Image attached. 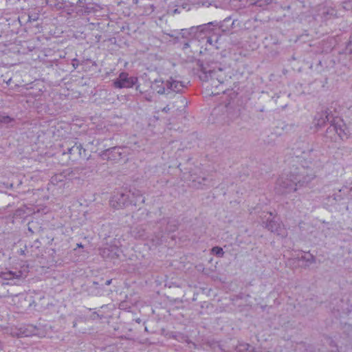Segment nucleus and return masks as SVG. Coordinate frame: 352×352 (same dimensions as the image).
Here are the masks:
<instances>
[{
  "mask_svg": "<svg viewBox=\"0 0 352 352\" xmlns=\"http://www.w3.org/2000/svg\"><path fill=\"white\" fill-rule=\"evenodd\" d=\"M301 159L299 166L287 173H283L277 179L275 186L276 193L285 195L307 186L324 167V157L314 144L302 152Z\"/></svg>",
  "mask_w": 352,
  "mask_h": 352,
  "instance_id": "1",
  "label": "nucleus"
},
{
  "mask_svg": "<svg viewBox=\"0 0 352 352\" xmlns=\"http://www.w3.org/2000/svg\"><path fill=\"white\" fill-rule=\"evenodd\" d=\"M199 78L201 81L207 82L210 79L214 78L220 83H223L225 76L223 75V68L219 65L218 63L212 62L204 63L200 60L197 63Z\"/></svg>",
  "mask_w": 352,
  "mask_h": 352,
  "instance_id": "2",
  "label": "nucleus"
},
{
  "mask_svg": "<svg viewBox=\"0 0 352 352\" xmlns=\"http://www.w3.org/2000/svg\"><path fill=\"white\" fill-rule=\"evenodd\" d=\"M168 93H167V98H175L173 102V107L179 109L186 107L187 105L186 98L182 95L183 90L186 87L184 82L177 80L170 77L166 80Z\"/></svg>",
  "mask_w": 352,
  "mask_h": 352,
  "instance_id": "3",
  "label": "nucleus"
},
{
  "mask_svg": "<svg viewBox=\"0 0 352 352\" xmlns=\"http://www.w3.org/2000/svg\"><path fill=\"white\" fill-rule=\"evenodd\" d=\"M160 232L156 236L157 238V243H162V238L164 234H169L175 232L178 229V221L170 217H164L157 222Z\"/></svg>",
  "mask_w": 352,
  "mask_h": 352,
  "instance_id": "4",
  "label": "nucleus"
},
{
  "mask_svg": "<svg viewBox=\"0 0 352 352\" xmlns=\"http://www.w3.org/2000/svg\"><path fill=\"white\" fill-rule=\"evenodd\" d=\"M138 83V78L135 76H129L126 72H121L118 77L113 81V85L115 88H131L135 86L136 90L140 89V85Z\"/></svg>",
  "mask_w": 352,
  "mask_h": 352,
  "instance_id": "5",
  "label": "nucleus"
},
{
  "mask_svg": "<svg viewBox=\"0 0 352 352\" xmlns=\"http://www.w3.org/2000/svg\"><path fill=\"white\" fill-rule=\"evenodd\" d=\"M314 16L316 21L322 23L326 22L337 17V11L332 6L327 4H320L316 7Z\"/></svg>",
  "mask_w": 352,
  "mask_h": 352,
  "instance_id": "6",
  "label": "nucleus"
},
{
  "mask_svg": "<svg viewBox=\"0 0 352 352\" xmlns=\"http://www.w3.org/2000/svg\"><path fill=\"white\" fill-rule=\"evenodd\" d=\"M10 334L17 338L30 337L38 335V329L32 324H20L11 327Z\"/></svg>",
  "mask_w": 352,
  "mask_h": 352,
  "instance_id": "7",
  "label": "nucleus"
},
{
  "mask_svg": "<svg viewBox=\"0 0 352 352\" xmlns=\"http://www.w3.org/2000/svg\"><path fill=\"white\" fill-rule=\"evenodd\" d=\"M131 192L126 191L118 192L115 193L110 200V205L116 209H120L131 205L130 201Z\"/></svg>",
  "mask_w": 352,
  "mask_h": 352,
  "instance_id": "8",
  "label": "nucleus"
},
{
  "mask_svg": "<svg viewBox=\"0 0 352 352\" xmlns=\"http://www.w3.org/2000/svg\"><path fill=\"white\" fill-rule=\"evenodd\" d=\"M123 151L124 148L113 146L102 151L99 155L103 160L118 162L125 156Z\"/></svg>",
  "mask_w": 352,
  "mask_h": 352,
  "instance_id": "9",
  "label": "nucleus"
},
{
  "mask_svg": "<svg viewBox=\"0 0 352 352\" xmlns=\"http://www.w3.org/2000/svg\"><path fill=\"white\" fill-rule=\"evenodd\" d=\"M337 116H334L331 111L329 109L322 110L317 112L314 116L313 124L316 128H321L324 126L326 123L329 124L333 122Z\"/></svg>",
  "mask_w": 352,
  "mask_h": 352,
  "instance_id": "10",
  "label": "nucleus"
},
{
  "mask_svg": "<svg viewBox=\"0 0 352 352\" xmlns=\"http://www.w3.org/2000/svg\"><path fill=\"white\" fill-rule=\"evenodd\" d=\"M263 223L265 228L278 236L283 238L287 234L284 226L278 220H275L274 218L272 219H267V221L263 222Z\"/></svg>",
  "mask_w": 352,
  "mask_h": 352,
  "instance_id": "11",
  "label": "nucleus"
},
{
  "mask_svg": "<svg viewBox=\"0 0 352 352\" xmlns=\"http://www.w3.org/2000/svg\"><path fill=\"white\" fill-rule=\"evenodd\" d=\"M218 25L219 23L217 21L209 22L208 23L198 25V30L199 31V37H201V38L206 37L207 38V42L210 43L211 38L210 34L212 33L215 28Z\"/></svg>",
  "mask_w": 352,
  "mask_h": 352,
  "instance_id": "12",
  "label": "nucleus"
},
{
  "mask_svg": "<svg viewBox=\"0 0 352 352\" xmlns=\"http://www.w3.org/2000/svg\"><path fill=\"white\" fill-rule=\"evenodd\" d=\"M333 122H334L333 124H335V126H336V129L338 131V133H337L338 139H340L342 140L348 139V138H349L348 130H347L345 124L343 123L342 120L340 118L337 116L336 118V119L334 120H333Z\"/></svg>",
  "mask_w": 352,
  "mask_h": 352,
  "instance_id": "13",
  "label": "nucleus"
},
{
  "mask_svg": "<svg viewBox=\"0 0 352 352\" xmlns=\"http://www.w3.org/2000/svg\"><path fill=\"white\" fill-rule=\"evenodd\" d=\"M152 89L160 95H164L167 98V93H168L166 80L164 81L162 78L155 79L152 82Z\"/></svg>",
  "mask_w": 352,
  "mask_h": 352,
  "instance_id": "14",
  "label": "nucleus"
},
{
  "mask_svg": "<svg viewBox=\"0 0 352 352\" xmlns=\"http://www.w3.org/2000/svg\"><path fill=\"white\" fill-rule=\"evenodd\" d=\"M100 254L105 258H117L119 257V249L116 246L104 248L101 250Z\"/></svg>",
  "mask_w": 352,
  "mask_h": 352,
  "instance_id": "15",
  "label": "nucleus"
},
{
  "mask_svg": "<svg viewBox=\"0 0 352 352\" xmlns=\"http://www.w3.org/2000/svg\"><path fill=\"white\" fill-rule=\"evenodd\" d=\"M334 122L330 124V126L327 129L324 138L325 141H330L331 142H336L338 141V131L336 126H335Z\"/></svg>",
  "mask_w": 352,
  "mask_h": 352,
  "instance_id": "16",
  "label": "nucleus"
},
{
  "mask_svg": "<svg viewBox=\"0 0 352 352\" xmlns=\"http://www.w3.org/2000/svg\"><path fill=\"white\" fill-rule=\"evenodd\" d=\"M129 192H131V205L138 206L144 203L145 198L139 190L134 189L133 191L129 190Z\"/></svg>",
  "mask_w": 352,
  "mask_h": 352,
  "instance_id": "17",
  "label": "nucleus"
},
{
  "mask_svg": "<svg viewBox=\"0 0 352 352\" xmlns=\"http://www.w3.org/2000/svg\"><path fill=\"white\" fill-rule=\"evenodd\" d=\"M298 260L299 261L305 262V264L302 265V267L305 269L308 268L311 265L316 263V256L310 254L309 252H307L305 255L298 257Z\"/></svg>",
  "mask_w": 352,
  "mask_h": 352,
  "instance_id": "18",
  "label": "nucleus"
},
{
  "mask_svg": "<svg viewBox=\"0 0 352 352\" xmlns=\"http://www.w3.org/2000/svg\"><path fill=\"white\" fill-rule=\"evenodd\" d=\"M235 21L231 16H228L219 23V25L223 32L230 31L234 27Z\"/></svg>",
  "mask_w": 352,
  "mask_h": 352,
  "instance_id": "19",
  "label": "nucleus"
},
{
  "mask_svg": "<svg viewBox=\"0 0 352 352\" xmlns=\"http://www.w3.org/2000/svg\"><path fill=\"white\" fill-rule=\"evenodd\" d=\"M82 151L85 152V149H84L80 144L76 143L73 146L67 148V152H64L63 154L67 153L70 155H78L82 156Z\"/></svg>",
  "mask_w": 352,
  "mask_h": 352,
  "instance_id": "20",
  "label": "nucleus"
},
{
  "mask_svg": "<svg viewBox=\"0 0 352 352\" xmlns=\"http://www.w3.org/2000/svg\"><path fill=\"white\" fill-rule=\"evenodd\" d=\"M208 182V179L206 177H199L192 179V185L196 188H204V186L208 185L206 182Z\"/></svg>",
  "mask_w": 352,
  "mask_h": 352,
  "instance_id": "21",
  "label": "nucleus"
},
{
  "mask_svg": "<svg viewBox=\"0 0 352 352\" xmlns=\"http://www.w3.org/2000/svg\"><path fill=\"white\" fill-rule=\"evenodd\" d=\"M74 170L76 171L78 174L82 175L83 176H89V173H92L95 168L93 166H78L74 168Z\"/></svg>",
  "mask_w": 352,
  "mask_h": 352,
  "instance_id": "22",
  "label": "nucleus"
},
{
  "mask_svg": "<svg viewBox=\"0 0 352 352\" xmlns=\"http://www.w3.org/2000/svg\"><path fill=\"white\" fill-rule=\"evenodd\" d=\"M21 276V272H18V273H16V272H14L12 271H9L7 272L2 273L1 278L5 280H12L14 278L19 279Z\"/></svg>",
  "mask_w": 352,
  "mask_h": 352,
  "instance_id": "23",
  "label": "nucleus"
},
{
  "mask_svg": "<svg viewBox=\"0 0 352 352\" xmlns=\"http://www.w3.org/2000/svg\"><path fill=\"white\" fill-rule=\"evenodd\" d=\"M212 2L213 1L209 0H195L193 5L196 6L197 7L208 8L209 6H212Z\"/></svg>",
  "mask_w": 352,
  "mask_h": 352,
  "instance_id": "24",
  "label": "nucleus"
},
{
  "mask_svg": "<svg viewBox=\"0 0 352 352\" xmlns=\"http://www.w3.org/2000/svg\"><path fill=\"white\" fill-rule=\"evenodd\" d=\"M328 345L331 348V352H339L338 346L336 342L330 337L326 338Z\"/></svg>",
  "mask_w": 352,
  "mask_h": 352,
  "instance_id": "25",
  "label": "nucleus"
},
{
  "mask_svg": "<svg viewBox=\"0 0 352 352\" xmlns=\"http://www.w3.org/2000/svg\"><path fill=\"white\" fill-rule=\"evenodd\" d=\"M188 31L190 33V36L192 38H197L199 39L201 37L199 36V31L198 30V25L192 26L188 28Z\"/></svg>",
  "mask_w": 352,
  "mask_h": 352,
  "instance_id": "26",
  "label": "nucleus"
},
{
  "mask_svg": "<svg viewBox=\"0 0 352 352\" xmlns=\"http://www.w3.org/2000/svg\"><path fill=\"white\" fill-rule=\"evenodd\" d=\"M212 252L213 254L216 255L219 257H223L224 254V252L222 249V248L219 246H215L212 248Z\"/></svg>",
  "mask_w": 352,
  "mask_h": 352,
  "instance_id": "27",
  "label": "nucleus"
},
{
  "mask_svg": "<svg viewBox=\"0 0 352 352\" xmlns=\"http://www.w3.org/2000/svg\"><path fill=\"white\" fill-rule=\"evenodd\" d=\"M180 34L182 38L192 39L190 36V33L188 31V29H182L181 30Z\"/></svg>",
  "mask_w": 352,
  "mask_h": 352,
  "instance_id": "28",
  "label": "nucleus"
},
{
  "mask_svg": "<svg viewBox=\"0 0 352 352\" xmlns=\"http://www.w3.org/2000/svg\"><path fill=\"white\" fill-rule=\"evenodd\" d=\"M13 120L12 118L8 116H0V123L8 124Z\"/></svg>",
  "mask_w": 352,
  "mask_h": 352,
  "instance_id": "29",
  "label": "nucleus"
},
{
  "mask_svg": "<svg viewBox=\"0 0 352 352\" xmlns=\"http://www.w3.org/2000/svg\"><path fill=\"white\" fill-rule=\"evenodd\" d=\"M175 338L179 342H189L188 338L182 333H179L178 335L175 336Z\"/></svg>",
  "mask_w": 352,
  "mask_h": 352,
  "instance_id": "30",
  "label": "nucleus"
},
{
  "mask_svg": "<svg viewBox=\"0 0 352 352\" xmlns=\"http://www.w3.org/2000/svg\"><path fill=\"white\" fill-rule=\"evenodd\" d=\"M86 0H77V1H72V6H78L79 7H83L82 4L85 2Z\"/></svg>",
  "mask_w": 352,
  "mask_h": 352,
  "instance_id": "31",
  "label": "nucleus"
},
{
  "mask_svg": "<svg viewBox=\"0 0 352 352\" xmlns=\"http://www.w3.org/2000/svg\"><path fill=\"white\" fill-rule=\"evenodd\" d=\"M72 66L74 67V68L76 69V68H78V67L79 65V60L77 58H74L72 60Z\"/></svg>",
  "mask_w": 352,
  "mask_h": 352,
  "instance_id": "32",
  "label": "nucleus"
},
{
  "mask_svg": "<svg viewBox=\"0 0 352 352\" xmlns=\"http://www.w3.org/2000/svg\"><path fill=\"white\" fill-rule=\"evenodd\" d=\"M91 318L93 319V320H96V319H101L102 317L100 316V315L98 314H97L96 312H94L91 316Z\"/></svg>",
  "mask_w": 352,
  "mask_h": 352,
  "instance_id": "33",
  "label": "nucleus"
},
{
  "mask_svg": "<svg viewBox=\"0 0 352 352\" xmlns=\"http://www.w3.org/2000/svg\"><path fill=\"white\" fill-rule=\"evenodd\" d=\"M170 104H167L164 109H162L163 112L168 113L172 108H174L173 106L170 107Z\"/></svg>",
  "mask_w": 352,
  "mask_h": 352,
  "instance_id": "34",
  "label": "nucleus"
},
{
  "mask_svg": "<svg viewBox=\"0 0 352 352\" xmlns=\"http://www.w3.org/2000/svg\"><path fill=\"white\" fill-rule=\"evenodd\" d=\"M61 176H62L61 175H59V177H61ZM58 175H55V176L52 177V180H51L52 183H55V182H58V181H61L60 179H58Z\"/></svg>",
  "mask_w": 352,
  "mask_h": 352,
  "instance_id": "35",
  "label": "nucleus"
},
{
  "mask_svg": "<svg viewBox=\"0 0 352 352\" xmlns=\"http://www.w3.org/2000/svg\"><path fill=\"white\" fill-rule=\"evenodd\" d=\"M352 41H350L347 45H346V50L349 51L351 53H352Z\"/></svg>",
  "mask_w": 352,
  "mask_h": 352,
  "instance_id": "36",
  "label": "nucleus"
},
{
  "mask_svg": "<svg viewBox=\"0 0 352 352\" xmlns=\"http://www.w3.org/2000/svg\"><path fill=\"white\" fill-rule=\"evenodd\" d=\"M333 199H335L336 201H340L342 199V197L340 195H334Z\"/></svg>",
  "mask_w": 352,
  "mask_h": 352,
  "instance_id": "37",
  "label": "nucleus"
},
{
  "mask_svg": "<svg viewBox=\"0 0 352 352\" xmlns=\"http://www.w3.org/2000/svg\"><path fill=\"white\" fill-rule=\"evenodd\" d=\"M112 282V279H109L105 281L104 285H109Z\"/></svg>",
  "mask_w": 352,
  "mask_h": 352,
  "instance_id": "38",
  "label": "nucleus"
},
{
  "mask_svg": "<svg viewBox=\"0 0 352 352\" xmlns=\"http://www.w3.org/2000/svg\"><path fill=\"white\" fill-rule=\"evenodd\" d=\"M189 46H190V45H189V43H188V42H186V43H185L184 44L183 49H186V48L189 47Z\"/></svg>",
  "mask_w": 352,
  "mask_h": 352,
  "instance_id": "39",
  "label": "nucleus"
},
{
  "mask_svg": "<svg viewBox=\"0 0 352 352\" xmlns=\"http://www.w3.org/2000/svg\"><path fill=\"white\" fill-rule=\"evenodd\" d=\"M180 10L179 8H176L173 10V13L174 14H176V13H180Z\"/></svg>",
  "mask_w": 352,
  "mask_h": 352,
  "instance_id": "40",
  "label": "nucleus"
},
{
  "mask_svg": "<svg viewBox=\"0 0 352 352\" xmlns=\"http://www.w3.org/2000/svg\"><path fill=\"white\" fill-rule=\"evenodd\" d=\"M31 20L36 21V18H33L31 16H29V21H31Z\"/></svg>",
  "mask_w": 352,
  "mask_h": 352,
  "instance_id": "41",
  "label": "nucleus"
},
{
  "mask_svg": "<svg viewBox=\"0 0 352 352\" xmlns=\"http://www.w3.org/2000/svg\"><path fill=\"white\" fill-rule=\"evenodd\" d=\"M68 3L72 6V2L74 1H77V0H67Z\"/></svg>",
  "mask_w": 352,
  "mask_h": 352,
  "instance_id": "42",
  "label": "nucleus"
},
{
  "mask_svg": "<svg viewBox=\"0 0 352 352\" xmlns=\"http://www.w3.org/2000/svg\"><path fill=\"white\" fill-rule=\"evenodd\" d=\"M38 243H40V241L37 239L34 241V244L36 245Z\"/></svg>",
  "mask_w": 352,
  "mask_h": 352,
  "instance_id": "43",
  "label": "nucleus"
},
{
  "mask_svg": "<svg viewBox=\"0 0 352 352\" xmlns=\"http://www.w3.org/2000/svg\"><path fill=\"white\" fill-rule=\"evenodd\" d=\"M256 4L257 6H261V3H259V2H258H258H256Z\"/></svg>",
  "mask_w": 352,
  "mask_h": 352,
  "instance_id": "44",
  "label": "nucleus"
},
{
  "mask_svg": "<svg viewBox=\"0 0 352 352\" xmlns=\"http://www.w3.org/2000/svg\"><path fill=\"white\" fill-rule=\"evenodd\" d=\"M77 245H78V247H80V248H82V244H81V243H80V244H77Z\"/></svg>",
  "mask_w": 352,
  "mask_h": 352,
  "instance_id": "45",
  "label": "nucleus"
},
{
  "mask_svg": "<svg viewBox=\"0 0 352 352\" xmlns=\"http://www.w3.org/2000/svg\"><path fill=\"white\" fill-rule=\"evenodd\" d=\"M21 254H24V251H23V250H21Z\"/></svg>",
  "mask_w": 352,
  "mask_h": 352,
  "instance_id": "46",
  "label": "nucleus"
},
{
  "mask_svg": "<svg viewBox=\"0 0 352 352\" xmlns=\"http://www.w3.org/2000/svg\"><path fill=\"white\" fill-rule=\"evenodd\" d=\"M76 160V157H74V159H72V160H73V161H75Z\"/></svg>",
  "mask_w": 352,
  "mask_h": 352,
  "instance_id": "47",
  "label": "nucleus"
},
{
  "mask_svg": "<svg viewBox=\"0 0 352 352\" xmlns=\"http://www.w3.org/2000/svg\"><path fill=\"white\" fill-rule=\"evenodd\" d=\"M350 190L352 192V187L351 188Z\"/></svg>",
  "mask_w": 352,
  "mask_h": 352,
  "instance_id": "48",
  "label": "nucleus"
}]
</instances>
